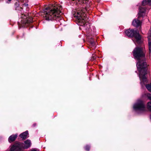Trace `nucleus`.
<instances>
[{
    "mask_svg": "<svg viewBox=\"0 0 151 151\" xmlns=\"http://www.w3.org/2000/svg\"><path fill=\"white\" fill-rule=\"evenodd\" d=\"M134 58L138 60L137 63V66L139 71V76L141 81L144 82L146 81L145 76L147 73L146 68L147 64L145 60V51L144 48L137 47L134 49L133 51Z\"/></svg>",
    "mask_w": 151,
    "mask_h": 151,
    "instance_id": "nucleus-1",
    "label": "nucleus"
},
{
    "mask_svg": "<svg viewBox=\"0 0 151 151\" xmlns=\"http://www.w3.org/2000/svg\"><path fill=\"white\" fill-rule=\"evenodd\" d=\"M62 9L61 6L57 5L52 6L51 8H46L44 11L43 17L47 20L56 19L57 18L60 17Z\"/></svg>",
    "mask_w": 151,
    "mask_h": 151,
    "instance_id": "nucleus-2",
    "label": "nucleus"
},
{
    "mask_svg": "<svg viewBox=\"0 0 151 151\" xmlns=\"http://www.w3.org/2000/svg\"><path fill=\"white\" fill-rule=\"evenodd\" d=\"M86 9L83 8V9H79L76 11L74 15L75 17L78 19V22L83 24L85 27L87 25V24L85 22L88 20L87 15L85 13Z\"/></svg>",
    "mask_w": 151,
    "mask_h": 151,
    "instance_id": "nucleus-3",
    "label": "nucleus"
},
{
    "mask_svg": "<svg viewBox=\"0 0 151 151\" xmlns=\"http://www.w3.org/2000/svg\"><path fill=\"white\" fill-rule=\"evenodd\" d=\"M125 33L127 36L129 37H132L134 36L136 41L138 42H139L141 39V36L139 34L137 30L129 29L126 30Z\"/></svg>",
    "mask_w": 151,
    "mask_h": 151,
    "instance_id": "nucleus-4",
    "label": "nucleus"
},
{
    "mask_svg": "<svg viewBox=\"0 0 151 151\" xmlns=\"http://www.w3.org/2000/svg\"><path fill=\"white\" fill-rule=\"evenodd\" d=\"M134 109L136 111H143L145 110V105L141 100H138L133 106Z\"/></svg>",
    "mask_w": 151,
    "mask_h": 151,
    "instance_id": "nucleus-5",
    "label": "nucleus"
},
{
    "mask_svg": "<svg viewBox=\"0 0 151 151\" xmlns=\"http://www.w3.org/2000/svg\"><path fill=\"white\" fill-rule=\"evenodd\" d=\"M148 42L149 49V53L151 54V31H150L148 34Z\"/></svg>",
    "mask_w": 151,
    "mask_h": 151,
    "instance_id": "nucleus-6",
    "label": "nucleus"
},
{
    "mask_svg": "<svg viewBox=\"0 0 151 151\" xmlns=\"http://www.w3.org/2000/svg\"><path fill=\"white\" fill-rule=\"evenodd\" d=\"M139 12L138 13V18L143 16L145 14V9L144 7H140L139 8Z\"/></svg>",
    "mask_w": 151,
    "mask_h": 151,
    "instance_id": "nucleus-7",
    "label": "nucleus"
},
{
    "mask_svg": "<svg viewBox=\"0 0 151 151\" xmlns=\"http://www.w3.org/2000/svg\"><path fill=\"white\" fill-rule=\"evenodd\" d=\"M24 145L23 147L24 149H27L29 148L31 145V140L29 139H27L24 141Z\"/></svg>",
    "mask_w": 151,
    "mask_h": 151,
    "instance_id": "nucleus-8",
    "label": "nucleus"
},
{
    "mask_svg": "<svg viewBox=\"0 0 151 151\" xmlns=\"http://www.w3.org/2000/svg\"><path fill=\"white\" fill-rule=\"evenodd\" d=\"M141 24V21L137 19H134L132 22V24L133 26L136 27H138L140 26Z\"/></svg>",
    "mask_w": 151,
    "mask_h": 151,
    "instance_id": "nucleus-9",
    "label": "nucleus"
},
{
    "mask_svg": "<svg viewBox=\"0 0 151 151\" xmlns=\"http://www.w3.org/2000/svg\"><path fill=\"white\" fill-rule=\"evenodd\" d=\"M18 147L16 145H14L10 146V149L7 150L6 151H18Z\"/></svg>",
    "mask_w": 151,
    "mask_h": 151,
    "instance_id": "nucleus-10",
    "label": "nucleus"
},
{
    "mask_svg": "<svg viewBox=\"0 0 151 151\" xmlns=\"http://www.w3.org/2000/svg\"><path fill=\"white\" fill-rule=\"evenodd\" d=\"M19 136L22 139H25L28 137V133H22Z\"/></svg>",
    "mask_w": 151,
    "mask_h": 151,
    "instance_id": "nucleus-11",
    "label": "nucleus"
},
{
    "mask_svg": "<svg viewBox=\"0 0 151 151\" xmlns=\"http://www.w3.org/2000/svg\"><path fill=\"white\" fill-rule=\"evenodd\" d=\"M17 137V135H12L9 137V142H12Z\"/></svg>",
    "mask_w": 151,
    "mask_h": 151,
    "instance_id": "nucleus-12",
    "label": "nucleus"
},
{
    "mask_svg": "<svg viewBox=\"0 0 151 151\" xmlns=\"http://www.w3.org/2000/svg\"><path fill=\"white\" fill-rule=\"evenodd\" d=\"M147 4H151V0H144L142 3V5L143 6H144Z\"/></svg>",
    "mask_w": 151,
    "mask_h": 151,
    "instance_id": "nucleus-13",
    "label": "nucleus"
},
{
    "mask_svg": "<svg viewBox=\"0 0 151 151\" xmlns=\"http://www.w3.org/2000/svg\"><path fill=\"white\" fill-rule=\"evenodd\" d=\"M146 87L149 91L151 92V83L147 84Z\"/></svg>",
    "mask_w": 151,
    "mask_h": 151,
    "instance_id": "nucleus-14",
    "label": "nucleus"
},
{
    "mask_svg": "<svg viewBox=\"0 0 151 151\" xmlns=\"http://www.w3.org/2000/svg\"><path fill=\"white\" fill-rule=\"evenodd\" d=\"M147 109L151 111V102H149L148 103L147 105Z\"/></svg>",
    "mask_w": 151,
    "mask_h": 151,
    "instance_id": "nucleus-15",
    "label": "nucleus"
},
{
    "mask_svg": "<svg viewBox=\"0 0 151 151\" xmlns=\"http://www.w3.org/2000/svg\"><path fill=\"white\" fill-rule=\"evenodd\" d=\"M89 148H90V147L88 145L86 146V147H85V150L86 151H88L89 150Z\"/></svg>",
    "mask_w": 151,
    "mask_h": 151,
    "instance_id": "nucleus-16",
    "label": "nucleus"
},
{
    "mask_svg": "<svg viewBox=\"0 0 151 151\" xmlns=\"http://www.w3.org/2000/svg\"><path fill=\"white\" fill-rule=\"evenodd\" d=\"M147 97L148 99L151 100V95L150 94H148L147 95Z\"/></svg>",
    "mask_w": 151,
    "mask_h": 151,
    "instance_id": "nucleus-17",
    "label": "nucleus"
},
{
    "mask_svg": "<svg viewBox=\"0 0 151 151\" xmlns=\"http://www.w3.org/2000/svg\"><path fill=\"white\" fill-rule=\"evenodd\" d=\"M30 151H37V150H36L33 149L31 150Z\"/></svg>",
    "mask_w": 151,
    "mask_h": 151,
    "instance_id": "nucleus-18",
    "label": "nucleus"
},
{
    "mask_svg": "<svg viewBox=\"0 0 151 151\" xmlns=\"http://www.w3.org/2000/svg\"><path fill=\"white\" fill-rule=\"evenodd\" d=\"M91 45H92L93 46H94L95 45V44L94 43H92Z\"/></svg>",
    "mask_w": 151,
    "mask_h": 151,
    "instance_id": "nucleus-19",
    "label": "nucleus"
},
{
    "mask_svg": "<svg viewBox=\"0 0 151 151\" xmlns=\"http://www.w3.org/2000/svg\"><path fill=\"white\" fill-rule=\"evenodd\" d=\"M32 19H31V20L30 21H28V22H32Z\"/></svg>",
    "mask_w": 151,
    "mask_h": 151,
    "instance_id": "nucleus-20",
    "label": "nucleus"
},
{
    "mask_svg": "<svg viewBox=\"0 0 151 151\" xmlns=\"http://www.w3.org/2000/svg\"><path fill=\"white\" fill-rule=\"evenodd\" d=\"M73 1H80V0H73Z\"/></svg>",
    "mask_w": 151,
    "mask_h": 151,
    "instance_id": "nucleus-21",
    "label": "nucleus"
},
{
    "mask_svg": "<svg viewBox=\"0 0 151 151\" xmlns=\"http://www.w3.org/2000/svg\"><path fill=\"white\" fill-rule=\"evenodd\" d=\"M25 132H28V131H25Z\"/></svg>",
    "mask_w": 151,
    "mask_h": 151,
    "instance_id": "nucleus-22",
    "label": "nucleus"
},
{
    "mask_svg": "<svg viewBox=\"0 0 151 151\" xmlns=\"http://www.w3.org/2000/svg\"><path fill=\"white\" fill-rule=\"evenodd\" d=\"M8 1H11V0H8Z\"/></svg>",
    "mask_w": 151,
    "mask_h": 151,
    "instance_id": "nucleus-23",
    "label": "nucleus"
}]
</instances>
